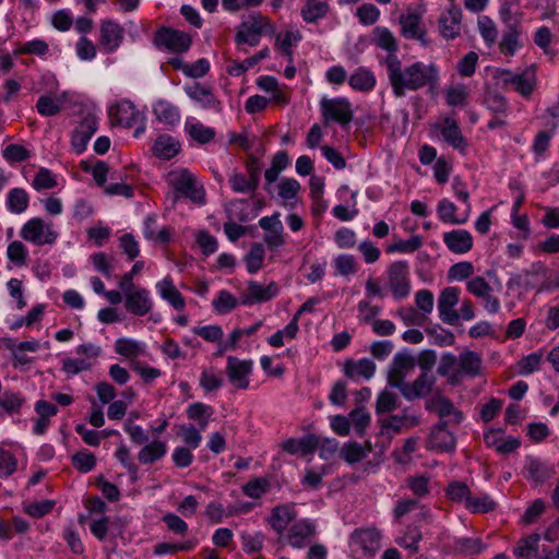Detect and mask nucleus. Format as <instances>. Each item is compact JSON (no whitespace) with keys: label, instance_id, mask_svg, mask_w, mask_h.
<instances>
[{"label":"nucleus","instance_id":"nucleus-58","mask_svg":"<svg viewBox=\"0 0 559 559\" xmlns=\"http://www.w3.org/2000/svg\"><path fill=\"white\" fill-rule=\"evenodd\" d=\"M56 186V177L47 168H40L32 181V187L37 191L52 189Z\"/></svg>","mask_w":559,"mask_h":559},{"label":"nucleus","instance_id":"nucleus-15","mask_svg":"<svg viewBox=\"0 0 559 559\" xmlns=\"http://www.w3.org/2000/svg\"><path fill=\"white\" fill-rule=\"evenodd\" d=\"M278 294V286L272 282L267 285H262L258 282L250 281L247 289L240 297V304L243 306H251L261 304L273 299Z\"/></svg>","mask_w":559,"mask_h":559},{"label":"nucleus","instance_id":"nucleus-36","mask_svg":"<svg viewBox=\"0 0 559 559\" xmlns=\"http://www.w3.org/2000/svg\"><path fill=\"white\" fill-rule=\"evenodd\" d=\"M416 424V417L407 414L392 415L382 419L381 421L382 428L392 430L394 432H401L403 430L409 429Z\"/></svg>","mask_w":559,"mask_h":559},{"label":"nucleus","instance_id":"nucleus-13","mask_svg":"<svg viewBox=\"0 0 559 559\" xmlns=\"http://www.w3.org/2000/svg\"><path fill=\"white\" fill-rule=\"evenodd\" d=\"M415 368L414 358L411 355L399 353L394 356L390 366L388 382L391 386L402 391L407 383L405 380Z\"/></svg>","mask_w":559,"mask_h":559},{"label":"nucleus","instance_id":"nucleus-63","mask_svg":"<svg viewBox=\"0 0 559 559\" xmlns=\"http://www.w3.org/2000/svg\"><path fill=\"white\" fill-rule=\"evenodd\" d=\"M269 490V481L259 477L249 480L242 488L243 493L252 499L261 498Z\"/></svg>","mask_w":559,"mask_h":559},{"label":"nucleus","instance_id":"nucleus-52","mask_svg":"<svg viewBox=\"0 0 559 559\" xmlns=\"http://www.w3.org/2000/svg\"><path fill=\"white\" fill-rule=\"evenodd\" d=\"M423 245L421 237L418 235L412 236L406 240H397L391 243L386 251L389 253L400 252V253H411L419 249Z\"/></svg>","mask_w":559,"mask_h":559},{"label":"nucleus","instance_id":"nucleus-60","mask_svg":"<svg viewBox=\"0 0 559 559\" xmlns=\"http://www.w3.org/2000/svg\"><path fill=\"white\" fill-rule=\"evenodd\" d=\"M435 409L440 417L453 416L455 423H460L463 419V414L454 407L449 399L438 397L435 401Z\"/></svg>","mask_w":559,"mask_h":559},{"label":"nucleus","instance_id":"nucleus-11","mask_svg":"<svg viewBox=\"0 0 559 559\" xmlns=\"http://www.w3.org/2000/svg\"><path fill=\"white\" fill-rule=\"evenodd\" d=\"M248 202L242 199L230 202L226 207L229 222L224 224V231L227 238L231 241L238 240L246 233V228L237 224L235 221L247 222L249 219V215L246 212Z\"/></svg>","mask_w":559,"mask_h":559},{"label":"nucleus","instance_id":"nucleus-22","mask_svg":"<svg viewBox=\"0 0 559 559\" xmlns=\"http://www.w3.org/2000/svg\"><path fill=\"white\" fill-rule=\"evenodd\" d=\"M442 239L447 248L456 254H464L473 247L472 234L466 229L447 231L443 234Z\"/></svg>","mask_w":559,"mask_h":559},{"label":"nucleus","instance_id":"nucleus-40","mask_svg":"<svg viewBox=\"0 0 559 559\" xmlns=\"http://www.w3.org/2000/svg\"><path fill=\"white\" fill-rule=\"evenodd\" d=\"M333 265L336 274L341 276L354 275L359 270V264L356 258L347 253L336 255L333 260Z\"/></svg>","mask_w":559,"mask_h":559},{"label":"nucleus","instance_id":"nucleus-64","mask_svg":"<svg viewBox=\"0 0 559 559\" xmlns=\"http://www.w3.org/2000/svg\"><path fill=\"white\" fill-rule=\"evenodd\" d=\"M223 385V378L214 369H204L200 376V386L205 392H212Z\"/></svg>","mask_w":559,"mask_h":559},{"label":"nucleus","instance_id":"nucleus-59","mask_svg":"<svg viewBox=\"0 0 559 559\" xmlns=\"http://www.w3.org/2000/svg\"><path fill=\"white\" fill-rule=\"evenodd\" d=\"M447 496L450 500L466 506L471 496V490L466 484L461 481H452L447 488Z\"/></svg>","mask_w":559,"mask_h":559},{"label":"nucleus","instance_id":"nucleus-4","mask_svg":"<svg viewBox=\"0 0 559 559\" xmlns=\"http://www.w3.org/2000/svg\"><path fill=\"white\" fill-rule=\"evenodd\" d=\"M167 183L175 190L173 195L175 203L179 195L186 197L193 202L202 203L204 200V190L197 181L195 176L187 168H176L166 175Z\"/></svg>","mask_w":559,"mask_h":559},{"label":"nucleus","instance_id":"nucleus-19","mask_svg":"<svg viewBox=\"0 0 559 559\" xmlns=\"http://www.w3.org/2000/svg\"><path fill=\"white\" fill-rule=\"evenodd\" d=\"M435 384L436 377L431 372L421 371L413 382H407L405 386L402 388L401 393L406 400L413 401L427 396L432 391Z\"/></svg>","mask_w":559,"mask_h":559},{"label":"nucleus","instance_id":"nucleus-27","mask_svg":"<svg viewBox=\"0 0 559 559\" xmlns=\"http://www.w3.org/2000/svg\"><path fill=\"white\" fill-rule=\"evenodd\" d=\"M429 447L440 452H449L455 448V438L443 424H439L431 431Z\"/></svg>","mask_w":559,"mask_h":559},{"label":"nucleus","instance_id":"nucleus-23","mask_svg":"<svg viewBox=\"0 0 559 559\" xmlns=\"http://www.w3.org/2000/svg\"><path fill=\"white\" fill-rule=\"evenodd\" d=\"M456 205L448 199H441L438 202L437 215L442 223L454 225L465 224L469 218L472 206L468 205L460 215L456 214Z\"/></svg>","mask_w":559,"mask_h":559},{"label":"nucleus","instance_id":"nucleus-26","mask_svg":"<svg viewBox=\"0 0 559 559\" xmlns=\"http://www.w3.org/2000/svg\"><path fill=\"white\" fill-rule=\"evenodd\" d=\"M155 288L160 298L170 304L176 310L185 309L186 300L169 276L157 282Z\"/></svg>","mask_w":559,"mask_h":559},{"label":"nucleus","instance_id":"nucleus-21","mask_svg":"<svg viewBox=\"0 0 559 559\" xmlns=\"http://www.w3.org/2000/svg\"><path fill=\"white\" fill-rule=\"evenodd\" d=\"M123 27L112 20H105L100 24V45L107 52L115 51L123 39Z\"/></svg>","mask_w":559,"mask_h":559},{"label":"nucleus","instance_id":"nucleus-20","mask_svg":"<svg viewBox=\"0 0 559 559\" xmlns=\"http://www.w3.org/2000/svg\"><path fill=\"white\" fill-rule=\"evenodd\" d=\"M296 516L294 504H281L271 510L267 523L278 535H282L288 525L294 523Z\"/></svg>","mask_w":559,"mask_h":559},{"label":"nucleus","instance_id":"nucleus-25","mask_svg":"<svg viewBox=\"0 0 559 559\" xmlns=\"http://www.w3.org/2000/svg\"><path fill=\"white\" fill-rule=\"evenodd\" d=\"M374 371L376 365L369 358L347 360L344 365L345 376L355 381L369 380L373 377Z\"/></svg>","mask_w":559,"mask_h":559},{"label":"nucleus","instance_id":"nucleus-46","mask_svg":"<svg viewBox=\"0 0 559 559\" xmlns=\"http://www.w3.org/2000/svg\"><path fill=\"white\" fill-rule=\"evenodd\" d=\"M298 330L299 326L296 323V320H290L283 330H278L276 333L267 337V343L272 347H282L285 344V341H292L296 337Z\"/></svg>","mask_w":559,"mask_h":559},{"label":"nucleus","instance_id":"nucleus-42","mask_svg":"<svg viewBox=\"0 0 559 559\" xmlns=\"http://www.w3.org/2000/svg\"><path fill=\"white\" fill-rule=\"evenodd\" d=\"M230 188L236 193H251L258 188V185L246 174L233 171L228 177Z\"/></svg>","mask_w":559,"mask_h":559},{"label":"nucleus","instance_id":"nucleus-49","mask_svg":"<svg viewBox=\"0 0 559 559\" xmlns=\"http://www.w3.org/2000/svg\"><path fill=\"white\" fill-rule=\"evenodd\" d=\"M510 84L513 85L518 93L527 97L535 87L534 74L528 71L522 74H516L510 80Z\"/></svg>","mask_w":559,"mask_h":559},{"label":"nucleus","instance_id":"nucleus-28","mask_svg":"<svg viewBox=\"0 0 559 559\" xmlns=\"http://www.w3.org/2000/svg\"><path fill=\"white\" fill-rule=\"evenodd\" d=\"M462 12L459 8L452 7L439 19L440 33L447 39L455 38L460 33Z\"/></svg>","mask_w":559,"mask_h":559},{"label":"nucleus","instance_id":"nucleus-48","mask_svg":"<svg viewBox=\"0 0 559 559\" xmlns=\"http://www.w3.org/2000/svg\"><path fill=\"white\" fill-rule=\"evenodd\" d=\"M373 34L374 43L378 47L389 51V55H395L394 52L397 50V44L391 31L385 27H377L373 31Z\"/></svg>","mask_w":559,"mask_h":559},{"label":"nucleus","instance_id":"nucleus-41","mask_svg":"<svg viewBox=\"0 0 559 559\" xmlns=\"http://www.w3.org/2000/svg\"><path fill=\"white\" fill-rule=\"evenodd\" d=\"M524 468L527 477L535 483H542L550 475V468L545 463L534 457L526 459Z\"/></svg>","mask_w":559,"mask_h":559},{"label":"nucleus","instance_id":"nucleus-3","mask_svg":"<svg viewBox=\"0 0 559 559\" xmlns=\"http://www.w3.org/2000/svg\"><path fill=\"white\" fill-rule=\"evenodd\" d=\"M275 26L270 19L261 13L253 12L238 26L235 41L237 45L248 44L251 47L259 45L263 35H274Z\"/></svg>","mask_w":559,"mask_h":559},{"label":"nucleus","instance_id":"nucleus-45","mask_svg":"<svg viewBox=\"0 0 559 559\" xmlns=\"http://www.w3.org/2000/svg\"><path fill=\"white\" fill-rule=\"evenodd\" d=\"M322 115L325 123L336 122L341 126H345L353 119V112L348 107H323Z\"/></svg>","mask_w":559,"mask_h":559},{"label":"nucleus","instance_id":"nucleus-43","mask_svg":"<svg viewBox=\"0 0 559 559\" xmlns=\"http://www.w3.org/2000/svg\"><path fill=\"white\" fill-rule=\"evenodd\" d=\"M302 36L299 31H287L283 35L278 34L275 39V47L281 49L288 61H293L292 46L299 43Z\"/></svg>","mask_w":559,"mask_h":559},{"label":"nucleus","instance_id":"nucleus-31","mask_svg":"<svg viewBox=\"0 0 559 559\" xmlns=\"http://www.w3.org/2000/svg\"><path fill=\"white\" fill-rule=\"evenodd\" d=\"M179 142L169 135H159L153 145V153L163 159H170L178 154Z\"/></svg>","mask_w":559,"mask_h":559},{"label":"nucleus","instance_id":"nucleus-57","mask_svg":"<svg viewBox=\"0 0 559 559\" xmlns=\"http://www.w3.org/2000/svg\"><path fill=\"white\" fill-rule=\"evenodd\" d=\"M328 12V4L324 2L310 1L301 10L304 20L308 23L316 22Z\"/></svg>","mask_w":559,"mask_h":559},{"label":"nucleus","instance_id":"nucleus-35","mask_svg":"<svg viewBox=\"0 0 559 559\" xmlns=\"http://www.w3.org/2000/svg\"><path fill=\"white\" fill-rule=\"evenodd\" d=\"M264 255L265 250L263 245L259 242H254L251 245L248 253L243 258L246 269L250 274H254L262 269Z\"/></svg>","mask_w":559,"mask_h":559},{"label":"nucleus","instance_id":"nucleus-33","mask_svg":"<svg viewBox=\"0 0 559 559\" xmlns=\"http://www.w3.org/2000/svg\"><path fill=\"white\" fill-rule=\"evenodd\" d=\"M540 536L531 534L522 538L514 547L513 554L516 559H532L537 555Z\"/></svg>","mask_w":559,"mask_h":559},{"label":"nucleus","instance_id":"nucleus-55","mask_svg":"<svg viewBox=\"0 0 559 559\" xmlns=\"http://www.w3.org/2000/svg\"><path fill=\"white\" fill-rule=\"evenodd\" d=\"M73 466L81 473L91 472L96 465V457L87 450L79 451L72 456Z\"/></svg>","mask_w":559,"mask_h":559},{"label":"nucleus","instance_id":"nucleus-12","mask_svg":"<svg viewBox=\"0 0 559 559\" xmlns=\"http://www.w3.org/2000/svg\"><path fill=\"white\" fill-rule=\"evenodd\" d=\"M124 295L127 311L136 317H143L153 309V300L148 289L138 286L121 290Z\"/></svg>","mask_w":559,"mask_h":559},{"label":"nucleus","instance_id":"nucleus-61","mask_svg":"<svg viewBox=\"0 0 559 559\" xmlns=\"http://www.w3.org/2000/svg\"><path fill=\"white\" fill-rule=\"evenodd\" d=\"M415 305L421 312V318L430 314L433 310V294L428 289H420L415 294Z\"/></svg>","mask_w":559,"mask_h":559},{"label":"nucleus","instance_id":"nucleus-7","mask_svg":"<svg viewBox=\"0 0 559 559\" xmlns=\"http://www.w3.org/2000/svg\"><path fill=\"white\" fill-rule=\"evenodd\" d=\"M20 236L36 246L53 245L58 239L53 224L40 217L27 221L21 228Z\"/></svg>","mask_w":559,"mask_h":559},{"label":"nucleus","instance_id":"nucleus-6","mask_svg":"<svg viewBox=\"0 0 559 559\" xmlns=\"http://www.w3.org/2000/svg\"><path fill=\"white\" fill-rule=\"evenodd\" d=\"M381 533L373 527L355 530L349 537V549L356 559L372 557L381 546Z\"/></svg>","mask_w":559,"mask_h":559},{"label":"nucleus","instance_id":"nucleus-5","mask_svg":"<svg viewBox=\"0 0 559 559\" xmlns=\"http://www.w3.org/2000/svg\"><path fill=\"white\" fill-rule=\"evenodd\" d=\"M386 284L396 300L405 299L412 290L411 271L407 261H394L385 270Z\"/></svg>","mask_w":559,"mask_h":559},{"label":"nucleus","instance_id":"nucleus-8","mask_svg":"<svg viewBox=\"0 0 559 559\" xmlns=\"http://www.w3.org/2000/svg\"><path fill=\"white\" fill-rule=\"evenodd\" d=\"M108 117L115 127L133 128L135 138L145 131V115L140 107H109Z\"/></svg>","mask_w":559,"mask_h":559},{"label":"nucleus","instance_id":"nucleus-1","mask_svg":"<svg viewBox=\"0 0 559 559\" xmlns=\"http://www.w3.org/2000/svg\"><path fill=\"white\" fill-rule=\"evenodd\" d=\"M389 81L396 96L405 95L406 91H417L425 86H435L439 80L438 68L417 61L402 68L396 55H388L384 60Z\"/></svg>","mask_w":559,"mask_h":559},{"label":"nucleus","instance_id":"nucleus-39","mask_svg":"<svg viewBox=\"0 0 559 559\" xmlns=\"http://www.w3.org/2000/svg\"><path fill=\"white\" fill-rule=\"evenodd\" d=\"M187 415L192 420H198L200 430H204L213 415V408L201 402H195L187 408Z\"/></svg>","mask_w":559,"mask_h":559},{"label":"nucleus","instance_id":"nucleus-16","mask_svg":"<svg viewBox=\"0 0 559 559\" xmlns=\"http://www.w3.org/2000/svg\"><path fill=\"white\" fill-rule=\"evenodd\" d=\"M251 372V360H241L233 356L227 357L226 373L229 382L237 389L245 390L248 388V378Z\"/></svg>","mask_w":559,"mask_h":559},{"label":"nucleus","instance_id":"nucleus-50","mask_svg":"<svg viewBox=\"0 0 559 559\" xmlns=\"http://www.w3.org/2000/svg\"><path fill=\"white\" fill-rule=\"evenodd\" d=\"M368 453L369 449L364 448L357 442H348L341 449L342 457L350 464L360 462Z\"/></svg>","mask_w":559,"mask_h":559},{"label":"nucleus","instance_id":"nucleus-53","mask_svg":"<svg viewBox=\"0 0 559 559\" xmlns=\"http://www.w3.org/2000/svg\"><path fill=\"white\" fill-rule=\"evenodd\" d=\"M465 508L474 513L489 512L496 508V502L488 495L472 497L466 502Z\"/></svg>","mask_w":559,"mask_h":559},{"label":"nucleus","instance_id":"nucleus-47","mask_svg":"<svg viewBox=\"0 0 559 559\" xmlns=\"http://www.w3.org/2000/svg\"><path fill=\"white\" fill-rule=\"evenodd\" d=\"M374 84V75L366 69H358L349 78V85L355 90L368 91L371 90Z\"/></svg>","mask_w":559,"mask_h":559},{"label":"nucleus","instance_id":"nucleus-44","mask_svg":"<svg viewBox=\"0 0 559 559\" xmlns=\"http://www.w3.org/2000/svg\"><path fill=\"white\" fill-rule=\"evenodd\" d=\"M145 345L139 341L121 337L115 343L117 354L124 357H136L144 352Z\"/></svg>","mask_w":559,"mask_h":559},{"label":"nucleus","instance_id":"nucleus-24","mask_svg":"<svg viewBox=\"0 0 559 559\" xmlns=\"http://www.w3.org/2000/svg\"><path fill=\"white\" fill-rule=\"evenodd\" d=\"M316 533V526L309 520L295 521L287 534V542L294 548H302Z\"/></svg>","mask_w":559,"mask_h":559},{"label":"nucleus","instance_id":"nucleus-29","mask_svg":"<svg viewBox=\"0 0 559 559\" xmlns=\"http://www.w3.org/2000/svg\"><path fill=\"white\" fill-rule=\"evenodd\" d=\"M167 442L164 440H153L143 444L138 453V460L141 464H153L162 460L167 453Z\"/></svg>","mask_w":559,"mask_h":559},{"label":"nucleus","instance_id":"nucleus-14","mask_svg":"<svg viewBox=\"0 0 559 559\" xmlns=\"http://www.w3.org/2000/svg\"><path fill=\"white\" fill-rule=\"evenodd\" d=\"M460 301V289L457 287H447L441 290L438 298V311L440 319L448 324L459 322V313L454 307Z\"/></svg>","mask_w":559,"mask_h":559},{"label":"nucleus","instance_id":"nucleus-34","mask_svg":"<svg viewBox=\"0 0 559 559\" xmlns=\"http://www.w3.org/2000/svg\"><path fill=\"white\" fill-rule=\"evenodd\" d=\"M29 203L28 193L22 188H13L7 195V207L11 213H24Z\"/></svg>","mask_w":559,"mask_h":559},{"label":"nucleus","instance_id":"nucleus-38","mask_svg":"<svg viewBox=\"0 0 559 559\" xmlns=\"http://www.w3.org/2000/svg\"><path fill=\"white\" fill-rule=\"evenodd\" d=\"M406 487L418 498H425L430 493V477L426 474L409 476L405 479Z\"/></svg>","mask_w":559,"mask_h":559},{"label":"nucleus","instance_id":"nucleus-30","mask_svg":"<svg viewBox=\"0 0 559 559\" xmlns=\"http://www.w3.org/2000/svg\"><path fill=\"white\" fill-rule=\"evenodd\" d=\"M319 445V437L307 435L299 439H288L284 442L283 449L290 454L308 455Z\"/></svg>","mask_w":559,"mask_h":559},{"label":"nucleus","instance_id":"nucleus-37","mask_svg":"<svg viewBox=\"0 0 559 559\" xmlns=\"http://www.w3.org/2000/svg\"><path fill=\"white\" fill-rule=\"evenodd\" d=\"M519 36L520 24H509L499 45L500 51L507 56H513L515 50L520 47Z\"/></svg>","mask_w":559,"mask_h":559},{"label":"nucleus","instance_id":"nucleus-9","mask_svg":"<svg viewBox=\"0 0 559 559\" xmlns=\"http://www.w3.org/2000/svg\"><path fill=\"white\" fill-rule=\"evenodd\" d=\"M102 353L99 346L86 343L75 348L78 357H66L62 360V370L68 374H78L92 368Z\"/></svg>","mask_w":559,"mask_h":559},{"label":"nucleus","instance_id":"nucleus-2","mask_svg":"<svg viewBox=\"0 0 559 559\" xmlns=\"http://www.w3.org/2000/svg\"><path fill=\"white\" fill-rule=\"evenodd\" d=\"M483 359L476 352L465 349L459 356L448 352L442 354L437 373L447 379L450 385H459L466 379L479 377Z\"/></svg>","mask_w":559,"mask_h":559},{"label":"nucleus","instance_id":"nucleus-32","mask_svg":"<svg viewBox=\"0 0 559 559\" xmlns=\"http://www.w3.org/2000/svg\"><path fill=\"white\" fill-rule=\"evenodd\" d=\"M143 233L147 240L159 243H166L170 238L168 228L163 227L158 229L157 218L155 215H148L145 217Z\"/></svg>","mask_w":559,"mask_h":559},{"label":"nucleus","instance_id":"nucleus-18","mask_svg":"<svg viewBox=\"0 0 559 559\" xmlns=\"http://www.w3.org/2000/svg\"><path fill=\"white\" fill-rule=\"evenodd\" d=\"M435 129L438 130L442 139L453 148L464 153L467 147V142L463 136L457 122L450 117L443 118L436 122Z\"/></svg>","mask_w":559,"mask_h":559},{"label":"nucleus","instance_id":"nucleus-56","mask_svg":"<svg viewBox=\"0 0 559 559\" xmlns=\"http://www.w3.org/2000/svg\"><path fill=\"white\" fill-rule=\"evenodd\" d=\"M8 259L17 266H23L27 262L28 251L23 242L12 241L7 249Z\"/></svg>","mask_w":559,"mask_h":559},{"label":"nucleus","instance_id":"nucleus-51","mask_svg":"<svg viewBox=\"0 0 559 559\" xmlns=\"http://www.w3.org/2000/svg\"><path fill=\"white\" fill-rule=\"evenodd\" d=\"M543 359L544 356L540 352H534L524 356L518 364L519 373L527 376L539 370Z\"/></svg>","mask_w":559,"mask_h":559},{"label":"nucleus","instance_id":"nucleus-62","mask_svg":"<svg viewBox=\"0 0 559 559\" xmlns=\"http://www.w3.org/2000/svg\"><path fill=\"white\" fill-rule=\"evenodd\" d=\"M358 320L364 324H372L376 317L381 312V307L372 306L367 299H362L357 304Z\"/></svg>","mask_w":559,"mask_h":559},{"label":"nucleus","instance_id":"nucleus-10","mask_svg":"<svg viewBox=\"0 0 559 559\" xmlns=\"http://www.w3.org/2000/svg\"><path fill=\"white\" fill-rule=\"evenodd\" d=\"M153 41L158 48H165L173 52H186L191 47L192 38L183 31L162 26L156 31Z\"/></svg>","mask_w":559,"mask_h":559},{"label":"nucleus","instance_id":"nucleus-17","mask_svg":"<svg viewBox=\"0 0 559 559\" xmlns=\"http://www.w3.org/2000/svg\"><path fill=\"white\" fill-rule=\"evenodd\" d=\"M401 34L407 39H416L423 46L429 45L427 32L423 25L421 15L415 12H408L400 16Z\"/></svg>","mask_w":559,"mask_h":559},{"label":"nucleus","instance_id":"nucleus-54","mask_svg":"<svg viewBox=\"0 0 559 559\" xmlns=\"http://www.w3.org/2000/svg\"><path fill=\"white\" fill-rule=\"evenodd\" d=\"M186 129L188 130L190 136L199 143H207L215 135V132L212 128L205 127L199 122L188 121L186 123Z\"/></svg>","mask_w":559,"mask_h":559}]
</instances>
